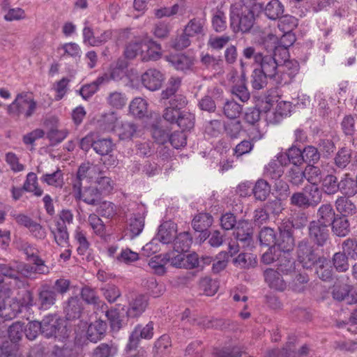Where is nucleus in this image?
<instances>
[{
    "mask_svg": "<svg viewBox=\"0 0 357 357\" xmlns=\"http://www.w3.org/2000/svg\"><path fill=\"white\" fill-rule=\"evenodd\" d=\"M303 163L317 164L321 159V153L317 146L305 145L303 148Z\"/></svg>",
    "mask_w": 357,
    "mask_h": 357,
    "instance_id": "obj_48",
    "label": "nucleus"
},
{
    "mask_svg": "<svg viewBox=\"0 0 357 357\" xmlns=\"http://www.w3.org/2000/svg\"><path fill=\"white\" fill-rule=\"evenodd\" d=\"M155 236L163 244L174 241L178 237L177 225L170 220L164 222L158 227Z\"/></svg>",
    "mask_w": 357,
    "mask_h": 357,
    "instance_id": "obj_16",
    "label": "nucleus"
},
{
    "mask_svg": "<svg viewBox=\"0 0 357 357\" xmlns=\"http://www.w3.org/2000/svg\"><path fill=\"white\" fill-rule=\"evenodd\" d=\"M256 63L259 64L260 68H258L269 78H273L280 72V61L275 58L274 56L269 54H265L262 52L261 54H259L256 57Z\"/></svg>",
    "mask_w": 357,
    "mask_h": 357,
    "instance_id": "obj_12",
    "label": "nucleus"
},
{
    "mask_svg": "<svg viewBox=\"0 0 357 357\" xmlns=\"http://www.w3.org/2000/svg\"><path fill=\"white\" fill-rule=\"evenodd\" d=\"M153 335V323L149 321L145 326L138 324L129 336L126 349L129 351L137 349L141 339L150 340Z\"/></svg>",
    "mask_w": 357,
    "mask_h": 357,
    "instance_id": "obj_10",
    "label": "nucleus"
},
{
    "mask_svg": "<svg viewBox=\"0 0 357 357\" xmlns=\"http://www.w3.org/2000/svg\"><path fill=\"white\" fill-rule=\"evenodd\" d=\"M78 199L89 205L97 206L100 204L102 195L96 186H89L84 188Z\"/></svg>",
    "mask_w": 357,
    "mask_h": 357,
    "instance_id": "obj_34",
    "label": "nucleus"
},
{
    "mask_svg": "<svg viewBox=\"0 0 357 357\" xmlns=\"http://www.w3.org/2000/svg\"><path fill=\"white\" fill-rule=\"evenodd\" d=\"M117 351V347L112 342L101 343L93 350L91 357H114Z\"/></svg>",
    "mask_w": 357,
    "mask_h": 357,
    "instance_id": "obj_49",
    "label": "nucleus"
},
{
    "mask_svg": "<svg viewBox=\"0 0 357 357\" xmlns=\"http://www.w3.org/2000/svg\"><path fill=\"white\" fill-rule=\"evenodd\" d=\"M305 195L310 202L312 208L316 207L322 199V194L324 193L321 188L318 187L317 184L305 186L303 188Z\"/></svg>",
    "mask_w": 357,
    "mask_h": 357,
    "instance_id": "obj_47",
    "label": "nucleus"
},
{
    "mask_svg": "<svg viewBox=\"0 0 357 357\" xmlns=\"http://www.w3.org/2000/svg\"><path fill=\"white\" fill-rule=\"evenodd\" d=\"M102 311V312H105V317L109 321V326L112 332L119 331L123 326L126 324L121 318L120 312L117 308H109L107 307Z\"/></svg>",
    "mask_w": 357,
    "mask_h": 357,
    "instance_id": "obj_31",
    "label": "nucleus"
},
{
    "mask_svg": "<svg viewBox=\"0 0 357 357\" xmlns=\"http://www.w3.org/2000/svg\"><path fill=\"white\" fill-rule=\"evenodd\" d=\"M178 78L171 77L165 90L161 92V100L166 105L162 119L169 125L178 126Z\"/></svg>",
    "mask_w": 357,
    "mask_h": 357,
    "instance_id": "obj_2",
    "label": "nucleus"
},
{
    "mask_svg": "<svg viewBox=\"0 0 357 357\" xmlns=\"http://www.w3.org/2000/svg\"><path fill=\"white\" fill-rule=\"evenodd\" d=\"M211 24L213 29L216 33H222L227 29V17L220 8H217L213 12L211 17Z\"/></svg>",
    "mask_w": 357,
    "mask_h": 357,
    "instance_id": "obj_45",
    "label": "nucleus"
},
{
    "mask_svg": "<svg viewBox=\"0 0 357 357\" xmlns=\"http://www.w3.org/2000/svg\"><path fill=\"white\" fill-rule=\"evenodd\" d=\"M335 206L338 215H343L344 217L352 216L357 213V208L355 204L347 197H338L335 202Z\"/></svg>",
    "mask_w": 357,
    "mask_h": 357,
    "instance_id": "obj_30",
    "label": "nucleus"
},
{
    "mask_svg": "<svg viewBox=\"0 0 357 357\" xmlns=\"http://www.w3.org/2000/svg\"><path fill=\"white\" fill-rule=\"evenodd\" d=\"M151 131L152 137L156 143L165 144L169 142L174 149H178V135L176 131L169 135L168 132L160 126L158 123L151 125Z\"/></svg>",
    "mask_w": 357,
    "mask_h": 357,
    "instance_id": "obj_14",
    "label": "nucleus"
},
{
    "mask_svg": "<svg viewBox=\"0 0 357 357\" xmlns=\"http://www.w3.org/2000/svg\"><path fill=\"white\" fill-rule=\"evenodd\" d=\"M261 6L253 8L242 4H231L229 9L230 27L235 32L248 33L253 27L256 18L261 14Z\"/></svg>",
    "mask_w": 357,
    "mask_h": 357,
    "instance_id": "obj_1",
    "label": "nucleus"
},
{
    "mask_svg": "<svg viewBox=\"0 0 357 357\" xmlns=\"http://www.w3.org/2000/svg\"><path fill=\"white\" fill-rule=\"evenodd\" d=\"M146 215L145 209L141 208L130 218L128 229L131 239L138 236L142 232L145 225Z\"/></svg>",
    "mask_w": 357,
    "mask_h": 357,
    "instance_id": "obj_19",
    "label": "nucleus"
},
{
    "mask_svg": "<svg viewBox=\"0 0 357 357\" xmlns=\"http://www.w3.org/2000/svg\"><path fill=\"white\" fill-rule=\"evenodd\" d=\"M353 289L354 286L347 283L336 284L332 288V297L338 302L346 301L347 303L349 294Z\"/></svg>",
    "mask_w": 357,
    "mask_h": 357,
    "instance_id": "obj_39",
    "label": "nucleus"
},
{
    "mask_svg": "<svg viewBox=\"0 0 357 357\" xmlns=\"http://www.w3.org/2000/svg\"><path fill=\"white\" fill-rule=\"evenodd\" d=\"M93 146V150L96 153L107 155L112 151L114 144L110 138H102L96 139Z\"/></svg>",
    "mask_w": 357,
    "mask_h": 357,
    "instance_id": "obj_56",
    "label": "nucleus"
},
{
    "mask_svg": "<svg viewBox=\"0 0 357 357\" xmlns=\"http://www.w3.org/2000/svg\"><path fill=\"white\" fill-rule=\"evenodd\" d=\"M75 238L79 245L77 248V254L80 256L86 255V259L88 261L93 260V257L91 255V244L85 234L82 231L76 230Z\"/></svg>",
    "mask_w": 357,
    "mask_h": 357,
    "instance_id": "obj_35",
    "label": "nucleus"
},
{
    "mask_svg": "<svg viewBox=\"0 0 357 357\" xmlns=\"http://www.w3.org/2000/svg\"><path fill=\"white\" fill-rule=\"evenodd\" d=\"M56 231H52L56 243L60 246L68 244L69 243V234L66 225L60 221H56Z\"/></svg>",
    "mask_w": 357,
    "mask_h": 357,
    "instance_id": "obj_51",
    "label": "nucleus"
},
{
    "mask_svg": "<svg viewBox=\"0 0 357 357\" xmlns=\"http://www.w3.org/2000/svg\"><path fill=\"white\" fill-rule=\"evenodd\" d=\"M288 181L294 185L298 186L301 185L304 179L306 178L305 171L303 170L300 166L291 167L287 173Z\"/></svg>",
    "mask_w": 357,
    "mask_h": 357,
    "instance_id": "obj_64",
    "label": "nucleus"
},
{
    "mask_svg": "<svg viewBox=\"0 0 357 357\" xmlns=\"http://www.w3.org/2000/svg\"><path fill=\"white\" fill-rule=\"evenodd\" d=\"M277 161L282 165L290 163L294 166H301L303 164V148L298 144H292L284 152H280L277 155Z\"/></svg>",
    "mask_w": 357,
    "mask_h": 357,
    "instance_id": "obj_11",
    "label": "nucleus"
},
{
    "mask_svg": "<svg viewBox=\"0 0 357 357\" xmlns=\"http://www.w3.org/2000/svg\"><path fill=\"white\" fill-rule=\"evenodd\" d=\"M107 328L106 321L98 319L89 325L87 331V339L90 342H96L105 334Z\"/></svg>",
    "mask_w": 357,
    "mask_h": 357,
    "instance_id": "obj_33",
    "label": "nucleus"
},
{
    "mask_svg": "<svg viewBox=\"0 0 357 357\" xmlns=\"http://www.w3.org/2000/svg\"><path fill=\"white\" fill-rule=\"evenodd\" d=\"M165 79L163 74L157 69H148L142 75V83L149 90L157 91L162 86Z\"/></svg>",
    "mask_w": 357,
    "mask_h": 357,
    "instance_id": "obj_15",
    "label": "nucleus"
},
{
    "mask_svg": "<svg viewBox=\"0 0 357 357\" xmlns=\"http://www.w3.org/2000/svg\"><path fill=\"white\" fill-rule=\"evenodd\" d=\"M105 79L106 78L103 76L98 77L93 82L83 85L77 92L84 100H88L98 91L100 86L103 84Z\"/></svg>",
    "mask_w": 357,
    "mask_h": 357,
    "instance_id": "obj_40",
    "label": "nucleus"
},
{
    "mask_svg": "<svg viewBox=\"0 0 357 357\" xmlns=\"http://www.w3.org/2000/svg\"><path fill=\"white\" fill-rule=\"evenodd\" d=\"M180 253V268L192 270L199 268V258L196 252Z\"/></svg>",
    "mask_w": 357,
    "mask_h": 357,
    "instance_id": "obj_43",
    "label": "nucleus"
},
{
    "mask_svg": "<svg viewBox=\"0 0 357 357\" xmlns=\"http://www.w3.org/2000/svg\"><path fill=\"white\" fill-rule=\"evenodd\" d=\"M314 274L323 282H332L335 279L333 268L330 265L328 259L325 257V261L321 260L316 264Z\"/></svg>",
    "mask_w": 357,
    "mask_h": 357,
    "instance_id": "obj_25",
    "label": "nucleus"
},
{
    "mask_svg": "<svg viewBox=\"0 0 357 357\" xmlns=\"http://www.w3.org/2000/svg\"><path fill=\"white\" fill-rule=\"evenodd\" d=\"M171 347L172 342L169 335L164 334L155 342L152 353L154 357H162L169 352Z\"/></svg>",
    "mask_w": 357,
    "mask_h": 357,
    "instance_id": "obj_38",
    "label": "nucleus"
},
{
    "mask_svg": "<svg viewBox=\"0 0 357 357\" xmlns=\"http://www.w3.org/2000/svg\"><path fill=\"white\" fill-rule=\"evenodd\" d=\"M349 257L342 252H335L332 257L333 267L339 273L346 272L349 270Z\"/></svg>",
    "mask_w": 357,
    "mask_h": 357,
    "instance_id": "obj_62",
    "label": "nucleus"
},
{
    "mask_svg": "<svg viewBox=\"0 0 357 357\" xmlns=\"http://www.w3.org/2000/svg\"><path fill=\"white\" fill-rule=\"evenodd\" d=\"M296 257L298 262L305 269H312L320 261H325L322 250L310 243L306 238L298 242Z\"/></svg>",
    "mask_w": 357,
    "mask_h": 357,
    "instance_id": "obj_3",
    "label": "nucleus"
},
{
    "mask_svg": "<svg viewBox=\"0 0 357 357\" xmlns=\"http://www.w3.org/2000/svg\"><path fill=\"white\" fill-rule=\"evenodd\" d=\"M37 107L36 101L27 92L17 93L15 100L8 105L7 112L13 116L23 115L29 119L34 114Z\"/></svg>",
    "mask_w": 357,
    "mask_h": 357,
    "instance_id": "obj_5",
    "label": "nucleus"
},
{
    "mask_svg": "<svg viewBox=\"0 0 357 357\" xmlns=\"http://www.w3.org/2000/svg\"><path fill=\"white\" fill-rule=\"evenodd\" d=\"M22 250L26 256V259L38 266L39 273L48 272L47 267L45 266V261L38 256V250L35 245L26 243L22 245Z\"/></svg>",
    "mask_w": 357,
    "mask_h": 357,
    "instance_id": "obj_24",
    "label": "nucleus"
},
{
    "mask_svg": "<svg viewBox=\"0 0 357 357\" xmlns=\"http://www.w3.org/2000/svg\"><path fill=\"white\" fill-rule=\"evenodd\" d=\"M224 130L227 137L231 139L238 138L243 130L241 121L234 119L225 123Z\"/></svg>",
    "mask_w": 357,
    "mask_h": 357,
    "instance_id": "obj_60",
    "label": "nucleus"
},
{
    "mask_svg": "<svg viewBox=\"0 0 357 357\" xmlns=\"http://www.w3.org/2000/svg\"><path fill=\"white\" fill-rule=\"evenodd\" d=\"M290 253L284 254L277 257V271L284 275H288L295 271V261L290 257Z\"/></svg>",
    "mask_w": 357,
    "mask_h": 357,
    "instance_id": "obj_41",
    "label": "nucleus"
},
{
    "mask_svg": "<svg viewBox=\"0 0 357 357\" xmlns=\"http://www.w3.org/2000/svg\"><path fill=\"white\" fill-rule=\"evenodd\" d=\"M295 40L294 36L291 34H284L281 37L280 43L277 46L274 51L270 54L274 56L280 61V64L289 60V47L291 46Z\"/></svg>",
    "mask_w": 357,
    "mask_h": 357,
    "instance_id": "obj_20",
    "label": "nucleus"
},
{
    "mask_svg": "<svg viewBox=\"0 0 357 357\" xmlns=\"http://www.w3.org/2000/svg\"><path fill=\"white\" fill-rule=\"evenodd\" d=\"M213 222V216L208 213H199L195 215L192 221V226L195 230H206Z\"/></svg>",
    "mask_w": 357,
    "mask_h": 357,
    "instance_id": "obj_46",
    "label": "nucleus"
},
{
    "mask_svg": "<svg viewBox=\"0 0 357 357\" xmlns=\"http://www.w3.org/2000/svg\"><path fill=\"white\" fill-rule=\"evenodd\" d=\"M333 234L338 237H345L351 231L350 222L348 218L343 215H337L330 226Z\"/></svg>",
    "mask_w": 357,
    "mask_h": 357,
    "instance_id": "obj_32",
    "label": "nucleus"
},
{
    "mask_svg": "<svg viewBox=\"0 0 357 357\" xmlns=\"http://www.w3.org/2000/svg\"><path fill=\"white\" fill-rule=\"evenodd\" d=\"M333 168L334 172L337 169L343 171L349 167V165H354L357 163V151L352 150L350 147L343 146L339 147L332 158Z\"/></svg>",
    "mask_w": 357,
    "mask_h": 357,
    "instance_id": "obj_6",
    "label": "nucleus"
},
{
    "mask_svg": "<svg viewBox=\"0 0 357 357\" xmlns=\"http://www.w3.org/2000/svg\"><path fill=\"white\" fill-rule=\"evenodd\" d=\"M294 232L282 222L278 226L275 248L284 254L293 251L295 247Z\"/></svg>",
    "mask_w": 357,
    "mask_h": 357,
    "instance_id": "obj_8",
    "label": "nucleus"
},
{
    "mask_svg": "<svg viewBox=\"0 0 357 357\" xmlns=\"http://www.w3.org/2000/svg\"><path fill=\"white\" fill-rule=\"evenodd\" d=\"M236 241L242 247L248 248L253 243V222L248 220H239L234 231Z\"/></svg>",
    "mask_w": 357,
    "mask_h": 357,
    "instance_id": "obj_9",
    "label": "nucleus"
},
{
    "mask_svg": "<svg viewBox=\"0 0 357 357\" xmlns=\"http://www.w3.org/2000/svg\"><path fill=\"white\" fill-rule=\"evenodd\" d=\"M252 192L256 200L265 201L271 193V185L267 181L259 178L252 185Z\"/></svg>",
    "mask_w": 357,
    "mask_h": 357,
    "instance_id": "obj_37",
    "label": "nucleus"
},
{
    "mask_svg": "<svg viewBox=\"0 0 357 357\" xmlns=\"http://www.w3.org/2000/svg\"><path fill=\"white\" fill-rule=\"evenodd\" d=\"M307 240L312 244L322 248L330 241V231L326 225L312 220L307 226Z\"/></svg>",
    "mask_w": 357,
    "mask_h": 357,
    "instance_id": "obj_7",
    "label": "nucleus"
},
{
    "mask_svg": "<svg viewBox=\"0 0 357 357\" xmlns=\"http://www.w3.org/2000/svg\"><path fill=\"white\" fill-rule=\"evenodd\" d=\"M7 332L10 340L9 342L17 347V344L22 340L23 334H24V324L19 321L15 322L7 328Z\"/></svg>",
    "mask_w": 357,
    "mask_h": 357,
    "instance_id": "obj_58",
    "label": "nucleus"
},
{
    "mask_svg": "<svg viewBox=\"0 0 357 357\" xmlns=\"http://www.w3.org/2000/svg\"><path fill=\"white\" fill-rule=\"evenodd\" d=\"M277 231L269 227H264L258 234L260 245L267 246L269 250L275 248Z\"/></svg>",
    "mask_w": 357,
    "mask_h": 357,
    "instance_id": "obj_36",
    "label": "nucleus"
},
{
    "mask_svg": "<svg viewBox=\"0 0 357 357\" xmlns=\"http://www.w3.org/2000/svg\"><path fill=\"white\" fill-rule=\"evenodd\" d=\"M57 295L52 289L51 284H45L38 290L39 309L48 310L56 301Z\"/></svg>",
    "mask_w": 357,
    "mask_h": 357,
    "instance_id": "obj_21",
    "label": "nucleus"
},
{
    "mask_svg": "<svg viewBox=\"0 0 357 357\" xmlns=\"http://www.w3.org/2000/svg\"><path fill=\"white\" fill-rule=\"evenodd\" d=\"M130 112L135 117L142 118L147 112V103L141 98H136L132 100L129 105Z\"/></svg>",
    "mask_w": 357,
    "mask_h": 357,
    "instance_id": "obj_55",
    "label": "nucleus"
},
{
    "mask_svg": "<svg viewBox=\"0 0 357 357\" xmlns=\"http://www.w3.org/2000/svg\"><path fill=\"white\" fill-rule=\"evenodd\" d=\"M82 301L77 296H70L63 303V310L68 321L79 319L84 312Z\"/></svg>",
    "mask_w": 357,
    "mask_h": 357,
    "instance_id": "obj_13",
    "label": "nucleus"
},
{
    "mask_svg": "<svg viewBox=\"0 0 357 357\" xmlns=\"http://www.w3.org/2000/svg\"><path fill=\"white\" fill-rule=\"evenodd\" d=\"M149 305L148 296L139 294L130 302L126 312L128 318L135 319L139 317L146 310Z\"/></svg>",
    "mask_w": 357,
    "mask_h": 357,
    "instance_id": "obj_17",
    "label": "nucleus"
},
{
    "mask_svg": "<svg viewBox=\"0 0 357 357\" xmlns=\"http://www.w3.org/2000/svg\"><path fill=\"white\" fill-rule=\"evenodd\" d=\"M33 298L30 291H26L25 296L22 298V301L13 303L10 307L13 310V314L10 316L15 317L18 314L21 313L23 310H28L33 305Z\"/></svg>",
    "mask_w": 357,
    "mask_h": 357,
    "instance_id": "obj_53",
    "label": "nucleus"
},
{
    "mask_svg": "<svg viewBox=\"0 0 357 357\" xmlns=\"http://www.w3.org/2000/svg\"><path fill=\"white\" fill-rule=\"evenodd\" d=\"M23 185L24 189L26 192H33L34 195L37 197H40L43 195V190L39 188L37 176L33 172H29L27 174L26 179Z\"/></svg>",
    "mask_w": 357,
    "mask_h": 357,
    "instance_id": "obj_54",
    "label": "nucleus"
},
{
    "mask_svg": "<svg viewBox=\"0 0 357 357\" xmlns=\"http://www.w3.org/2000/svg\"><path fill=\"white\" fill-rule=\"evenodd\" d=\"M281 38L276 35L268 33L261 38L260 44L263 49L266 51V54H271L277 46L280 43Z\"/></svg>",
    "mask_w": 357,
    "mask_h": 357,
    "instance_id": "obj_63",
    "label": "nucleus"
},
{
    "mask_svg": "<svg viewBox=\"0 0 357 357\" xmlns=\"http://www.w3.org/2000/svg\"><path fill=\"white\" fill-rule=\"evenodd\" d=\"M280 273L277 270L267 268L264 272V277L266 283L271 289L278 291H283L287 288V283Z\"/></svg>",
    "mask_w": 357,
    "mask_h": 357,
    "instance_id": "obj_23",
    "label": "nucleus"
},
{
    "mask_svg": "<svg viewBox=\"0 0 357 357\" xmlns=\"http://www.w3.org/2000/svg\"><path fill=\"white\" fill-rule=\"evenodd\" d=\"M262 10L265 15L271 20H276L283 16L284 8L282 3L279 0H271L265 6L263 3H260Z\"/></svg>",
    "mask_w": 357,
    "mask_h": 357,
    "instance_id": "obj_26",
    "label": "nucleus"
},
{
    "mask_svg": "<svg viewBox=\"0 0 357 357\" xmlns=\"http://www.w3.org/2000/svg\"><path fill=\"white\" fill-rule=\"evenodd\" d=\"M223 103V113L226 117L230 119H236L242 112V105L234 100L226 101Z\"/></svg>",
    "mask_w": 357,
    "mask_h": 357,
    "instance_id": "obj_52",
    "label": "nucleus"
},
{
    "mask_svg": "<svg viewBox=\"0 0 357 357\" xmlns=\"http://www.w3.org/2000/svg\"><path fill=\"white\" fill-rule=\"evenodd\" d=\"M290 204L303 210L312 207L303 189L292 194L290 197Z\"/></svg>",
    "mask_w": 357,
    "mask_h": 357,
    "instance_id": "obj_61",
    "label": "nucleus"
},
{
    "mask_svg": "<svg viewBox=\"0 0 357 357\" xmlns=\"http://www.w3.org/2000/svg\"><path fill=\"white\" fill-rule=\"evenodd\" d=\"M128 66V62L126 59L119 58L111 70V78L115 81L122 79L127 75Z\"/></svg>",
    "mask_w": 357,
    "mask_h": 357,
    "instance_id": "obj_50",
    "label": "nucleus"
},
{
    "mask_svg": "<svg viewBox=\"0 0 357 357\" xmlns=\"http://www.w3.org/2000/svg\"><path fill=\"white\" fill-rule=\"evenodd\" d=\"M41 324V335L47 339L54 338L59 341H65L69 336L68 330L64 321L56 314L45 316Z\"/></svg>",
    "mask_w": 357,
    "mask_h": 357,
    "instance_id": "obj_4",
    "label": "nucleus"
},
{
    "mask_svg": "<svg viewBox=\"0 0 357 357\" xmlns=\"http://www.w3.org/2000/svg\"><path fill=\"white\" fill-rule=\"evenodd\" d=\"M317 220L314 222H319L323 225L329 227L337 216L335 209L331 204H325L320 206L317 210Z\"/></svg>",
    "mask_w": 357,
    "mask_h": 357,
    "instance_id": "obj_27",
    "label": "nucleus"
},
{
    "mask_svg": "<svg viewBox=\"0 0 357 357\" xmlns=\"http://www.w3.org/2000/svg\"><path fill=\"white\" fill-rule=\"evenodd\" d=\"M81 301L86 304L93 305L95 308L104 310L107 307V305L100 299L95 289L84 285L80 289Z\"/></svg>",
    "mask_w": 357,
    "mask_h": 357,
    "instance_id": "obj_22",
    "label": "nucleus"
},
{
    "mask_svg": "<svg viewBox=\"0 0 357 357\" xmlns=\"http://www.w3.org/2000/svg\"><path fill=\"white\" fill-rule=\"evenodd\" d=\"M338 192H340L343 196L351 197L357 194V185L354 178L349 173L343 174L340 180Z\"/></svg>",
    "mask_w": 357,
    "mask_h": 357,
    "instance_id": "obj_28",
    "label": "nucleus"
},
{
    "mask_svg": "<svg viewBox=\"0 0 357 357\" xmlns=\"http://www.w3.org/2000/svg\"><path fill=\"white\" fill-rule=\"evenodd\" d=\"M317 148L321 153V157L328 160L333 158L336 151L335 143L328 138H321L317 142Z\"/></svg>",
    "mask_w": 357,
    "mask_h": 357,
    "instance_id": "obj_42",
    "label": "nucleus"
},
{
    "mask_svg": "<svg viewBox=\"0 0 357 357\" xmlns=\"http://www.w3.org/2000/svg\"><path fill=\"white\" fill-rule=\"evenodd\" d=\"M235 266H239L241 268H250L255 266L257 261L254 255L251 253H240L236 258L233 259Z\"/></svg>",
    "mask_w": 357,
    "mask_h": 357,
    "instance_id": "obj_59",
    "label": "nucleus"
},
{
    "mask_svg": "<svg viewBox=\"0 0 357 357\" xmlns=\"http://www.w3.org/2000/svg\"><path fill=\"white\" fill-rule=\"evenodd\" d=\"M334 173L327 174L320 180V188L326 195H333L338 192L340 180Z\"/></svg>",
    "mask_w": 357,
    "mask_h": 357,
    "instance_id": "obj_29",
    "label": "nucleus"
},
{
    "mask_svg": "<svg viewBox=\"0 0 357 357\" xmlns=\"http://www.w3.org/2000/svg\"><path fill=\"white\" fill-rule=\"evenodd\" d=\"M195 114L186 112L185 110L180 111V149L184 147L187 144V135L185 132H190L195 127Z\"/></svg>",
    "mask_w": 357,
    "mask_h": 357,
    "instance_id": "obj_18",
    "label": "nucleus"
},
{
    "mask_svg": "<svg viewBox=\"0 0 357 357\" xmlns=\"http://www.w3.org/2000/svg\"><path fill=\"white\" fill-rule=\"evenodd\" d=\"M282 222L294 232V230H302L305 228L307 222V217L302 213L284 219Z\"/></svg>",
    "mask_w": 357,
    "mask_h": 357,
    "instance_id": "obj_44",
    "label": "nucleus"
},
{
    "mask_svg": "<svg viewBox=\"0 0 357 357\" xmlns=\"http://www.w3.org/2000/svg\"><path fill=\"white\" fill-rule=\"evenodd\" d=\"M67 129L58 130L56 128H51L47 132L46 137L50 141V145L54 146L62 142L68 135Z\"/></svg>",
    "mask_w": 357,
    "mask_h": 357,
    "instance_id": "obj_57",
    "label": "nucleus"
}]
</instances>
